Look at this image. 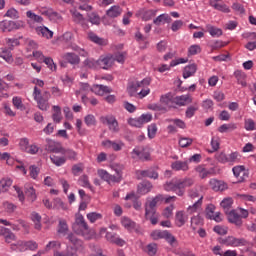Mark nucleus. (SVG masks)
<instances>
[{"label": "nucleus", "instance_id": "nucleus-24", "mask_svg": "<svg viewBox=\"0 0 256 256\" xmlns=\"http://www.w3.org/2000/svg\"><path fill=\"white\" fill-rule=\"evenodd\" d=\"M209 5L210 7L216 9V11H222V13H229V11H231L227 5L215 2V0H210Z\"/></svg>", "mask_w": 256, "mask_h": 256}, {"label": "nucleus", "instance_id": "nucleus-63", "mask_svg": "<svg viewBox=\"0 0 256 256\" xmlns=\"http://www.w3.org/2000/svg\"><path fill=\"white\" fill-rule=\"evenodd\" d=\"M11 23H12V31L25 29V22L23 20L11 21Z\"/></svg>", "mask_w": 256, "mask_h": 256}, {"label": "nucleus", "instance_id": "nucleus-22", "mask_svg": "<svg viewBox=\"0 0 256 256\" xmlns=\"http://www.w3.org/2000/svg\"><path fill=\"white\" fill-rule=\"evenodd\" d=\"M197 73V64H190L184 67L183 78L189 79V77H193V74Z\"/></svg>", "mask_w": 256, "mask_h": 256}, {"label": "nucleus", "instance_id": "nucleus-7", "mask_svg": "<svg viewBox=\"0 0 256 256\" xmlns=\"http://www.w3.org/2000/svg\"><path fill=\"white\" fill-rule=\"evenodd\" d=\"M0 235L4 238L5 243H13V241H17V236L9 228L1 227Z\"/></svg>", "mask_w": 256, "mask_h": 256}, {"label": "nucleus", "instance_id": "nucleus-32", "mask_svg": "<svg viewBox=\"0 0 256 256\" xmlns=\"http://www.w3.org/2000/svg\"><path fill=\"white\" fill-rule=\"evenodd\" d=\"M203 225V218L200 215L193 216L191 218V229L192 231H197V227H202Z\"/></svg>", "mask_w": 256, "mask_h": 256}, {"label": "nucleus", "instance_id": "nucleus-62", "mask_svg": "<svg viewBox=\"0 0 256 256\" xmlns=\"http://www.w3.org/2000/svg\"><path fill=\"white\" fill-rule=\"evenodd\" d=\"M148 109L151 111H162L163 113H167V108L161 104H149Z\"/></svg>", "mask_w": 256, "mask_h": 256}, {"label": "nucleus", "instance_id": "nucleus-11", "mask_svg": "<svg viewBox=\"0 0 256 256\" xmlns=\"http://www.w3.org/2000/svg\"><path fill=\"white\" fill-rule=\"evenodd\" d=\"M229 223H233L236 227H241L243 225V220H241V215H239L235 210H231L227 213Z\"/></svg>", "mask_w": 256, "mask_h": 256}, {"label": "nucleus", "instance_id": "nucleus-1", "mask_svg": "<svg viewBox=\"0 0 256 256\" xmlns=\"http://www.w3.org/2000/svg\"><path fill=\"white\" fill-rule=\"evenodd\" d=\"M72 230L76 235H80L87 241L91 240L92 237H95V231L89 228V224L85 221V217H83L79 212L75 214V221L72 224Z\"/></svg>", "mask_w": 256, "mask_h": 256}, {"label": "nucleus", "instance_id": "nucleus-4", "mask_svg": "<svg viewBox=\"0 0 256 256\" xmlns=\"http://www.w3.org/2000/svg\"><path fill=\"white\" fill-rule=\"evenodd\" d=\"M101 123L103 125H108L110 131L113 133H119V122H117V119L113 115H107L100 117Z\"/></svg>", "mask_w": 256, "mask_h": 256}, {"label": "nucleus", "instance_id": "nucleus-50", "mask_svg": "<svg viewBox=\"0 0 256 256\" xmlns=\"http://www.w3.org/2000/svg\"><path fill=\"white\" fill-rule=\"evenodd\" d=\"M157 15V10H145L142 14L143 21H151L153 17Z\"/></svg>", "mask_w": 256, "mask_h": 256}, {"label": "nucleus", "instance_id": "nucleus-16", "mask_svg": "<svg viewBox=\"0 0 256 256\" xmlns=\"http://www.w3.org/2000/svg\"><path fill=\"white\" fill-rule=\"evenodd\" d=\"M234 77L241 87H247V74L241 70H236L234 72Z\"/></svg>", "mask_w": 256, "mask_h": 256}, {"label": "nucleus", "instance_id": "nucleus-29", "mask_svg": "<svg viewBox=\"0 0 256 256\" xmlns=\"http://www.w3.org/2000/svg\"><path fill=\"white\" fill-rule=\"evenodd\" d=\"M61 247H62V244L60 241H49L47 243V245L45 246V251H50L51 249H53V253H55V251H61Z\"/></svg>", "mask_w": 256, "mask_h": 256}, {"label": "nucleus", "instance_id": "nucleus-33", "mask_svg": "<svg viewBox=\"0 0 256 256\" xmlns=\"http://www.w3.org/2000/svg\"><path fill=\"white\" fill-rule=\"evenodd\" d=\"M122 12L123 9H121V7L112 6L109 10H107L106 15H108V17H111L112 19H115V17H119Z\"/></svg>", "mask_w": 256, "mask_h": 256}, {"label": "nucleus", "instance_id": "nucleus-21", "mask_svg": "<svg viewBox=\"0 0 256 256\" xmlns=\"http://www.w3.org/2000/svg\"><path fill=\"white\" fill-rule=\"evenodd\" d=\"M37 35L44 37L45 39H53V31L49 30V28L45 26H38L36 28Z\"/></svg>", "mask_w": 256, "mask_h": 256}, {"label": "nucleus", "instance_id": "nucleus-8", "mask_svg": "<svg viewBox=\"0 0 256 256\" xmlns=\"http://www.w3.org/2000/svg\"><path fill=\"white\" fill-rule=\"evenodd\" d=\"M49 97H51V94H49V92L46 91L44 92V97H40L35 100L38 105V108L41 111H47V109H49Z\"/></svg>", "mask_w": 256, "mask_h": 256}, {"label": "nucleus", "instance_id": "nucleus-28", "mask_svg": "<svg viewBox=\"0 0 256 256\" xmlns=\"http://www.w3.org/2000/svg\"><path fill=\"white\" fill-rule=\"evenodd\" d=\"M176 105H179L180 107H183L186 105V103H193V98L189 95H182L175 98Z\"/></svg>", "mask_w": 256, "mask_h": 256}, {"label": "nucleus", "instance_id": "nucleus-13", "mask_svg": "<svg viewBox=\"0 0 256 256\" xmlns=\"http://www.w3.org/2000/svg\"><path fill=\"white\" fill-rule=\"evenodd\" d=\"M123 145H125L123 142L117 143L111 140L102 141V147H105V149H113V151H121L123 149Z\"/></svg>", "mask_w": 256, "mask_h": 256}, {"label": "nucleus", "instance_id": "nucleus-51", "mask_svg": "<svg viewBox=\"0 0 256 256\" xmlns=\"http://www.w3.org/2000/svg\"><path fill=\"white\" fill-rule=\"evenodd\" d=\"M112 169L115 170L116 179H119V183H121V179H123V165H119V164H114L112 165Z\"/></svg>", "mask_w": 256, "mask_h": 256}, {"label": "nucleus", "instance_id": "nucleus-36", "mask_svg": "<svg viewBox=\"0 0 256 256\" xmlns=\"http://www.w3.org/2000/svg\"><path fill=\"white\" fill-rule=\"evenodd\" d=\"M13 185L12 179H2L0 180V193H7L9 191V187Z\"/></svg>", "mask_w": 256, "mask_h": 256}, {"label": "nucleus", "instance_id": "nucleus-27", "mask_svg": "<svg viewBox=\"0 0 256 256\" xmlns=\"http://www.w3.org/2000/svg\"><path fill=\"white\" fill-rule=\"evenodd\" d=\"M0 57L6 61V63H13V54L7 48H0Z\"/></svg>", "mask_w": 256, "mask_h": 256}, {"label": "nucleus", "instance_id": "nucleus-57", "mask_svg": "<svg viewBox=\"0 0 256 256\" xmlns=\"http://www.w3.org/2000/svg\"><path fill=\"white\" fill-rule=\"evenodd\" d=\"M50 160L57 167H61V165H64V163H65V157H60V156H57V155L50 156Z\"/></svg>", "mask_w": 256, "mask_h": 256}, {"label": "nucleus", "instance_id": "nucleus-12", "mask_svg": "<svg viewBox=\"0 0 256 256\" xmlns=\"http://www.w3.org/2000/svg\"><path fill=\"white\" fill-rule=\"evenodd\" d=\"M98 175L103 179V181H106V183H119V178H115V175L109 174L107 170H98Z\"/></svg>", "mask_w": 256, "mask_h": 256}, {"label": "nucleus", "instance_id": "nucleus-31", "mask_svg": "<svg viewBox=\"0 0 256 256\" xmlns=\"http://www.w3.org/2000/svg\"><path fill=\"white\" fill-rule=\"evenodd\" d=\"M41 15H46L49 19H59V13L53 11L51 8H41L40 9Z\"/></svg>", "mask_w": 256, "mask_h": 256}, {"label": "nucleus", "instance_id": "nucleus-56", "mask_svg": "<svg viewBox=\"0 0 256 256\" xmlns=\"http://www.w3.org/2000/svg\"><path fill=\"white\" fill-rule=\"evenodd\" d=\"M70 13H71V15L73 17V21L75 23H83V21H85L83 14L77 12V10H71Z\"/></svg>", "mask_w": 256, "mask_h": 256}, {"label": "nucleus", "instance_id": "nucleus-59", "mask_svg": "<svg viewBox=\"0 0 256 256\" xmlns=\"http://www.w3.org/2000/svg\"><path fill=\"white\" fill-rule=\"evenodd\" d=\"M5 17H9L10 19H19V11L15 8H10L5 13Z\"/></svg>", "mask_w": 256, "mask_h": 256}, {"label": "nucleus", "instance_id": "nucleus-48", "mask_svg": "<svg viewBox=\"0 0 256 256\" xmlns=\"http://www.w3.org/2000/svg\"><path fill=\"white\" fill-rule=\"evenodd\" d=\"M208 33H210V35L212 37H221V35H223V30L221 28H217L215 26H208Z\"/></svg>", "mask_w": 256, "mask_h": 256}, {"label": "nucleus", "instance_id": "nucleus-42", "mask_svg": "<svg viewBox=\"0 0 256 256\" xmlns=\"http://www.w3.org/2000/svg\"><path fill=\"white\" fill-rule=\"evenodd\" d=\"M237 129V124L235 123H229V124H223L218 128L219 133H227L229 131H235Z\"/></svg>", "mask_w": 256, "mask_h": 256}, {"label": "nucleus", "instance_id": "nucleus-23", "mask_svg": "<svg viewBox=\"0 0 256 256\" xmlns=\"http://www.w3.org/2000/svg\"><path fill=\"white\" fill-rule=\"evenodd\" d=\"M151 189H153V185L151 184V182H143L138 185L137 193H139L140 195H147V193H149Z\"/></svg>", "mask_w": 256, "mask_h": 256}, {"label": "nucleus", "instance_id": "nucleus-14", "mask_svg": "<svg viewBox=\"0 0 256 256\" xmlns=\"http://www.w3.org/2000/svg\"><path fill=\"white\" fill-rule=\"evenodd\" d=\"M24 193L28 198V201H31V203L37 201V191L33 186L26 184L24 186Z\"/></svg>", "mask_w": 256, "mask_h": 256}, {"label": "nucleus", "instance_id": "nucleus-49", "mask_svg": "<svg viewBox=\"0 0 256 256\" xmlns=\"http://www.w3.org/2000/svg\"><path fill=\"white\" fill-rule=\"evenodd\" d=\"M166 234L167 230H155L151 233V237L154 241H159V239H165Z\"/></svg>", "mask_w": 256, "mask_h": 256}, {"label": "nucleus", "instance_id": "nucleus-55", "mask_svg": "<svg viewBox=\"0 0 256 256\" xmlns=\"http://www.w3.org/2000/svg\"><path fill=\"white\" fill-rule=\"evenodd\" d=\"M164 239L169 243V245H171V247H175V245H177V238H175V236H173L169 231H166Z\"/></svg>", "mask_w": 256, "mask_h": 256}, {"label": "nucleus", "instance_id": "nucleus-37", "mask_svg": "<svg viewBox=\"0 0 256 256\" xmlns=\"http://www.w3.org/2000/svg\"><path fill=\"white\" fill-rule=\"evenodd\" d=\"M31 220L34 223V228L37 231H41V215L39 213H37V212H32Z\"/></svg>", "mask_w": 256, "mask_h": 256}, {"label": "nucleus", "instance_id": "nucleus-20", "mask_svg": "<svg viewBox=\"0 0 256 256\" xmlns=\"http://www.w3.org/2000/svg\"><path fill=\"white\" fill-rule=\"evenodd\" d=\"M209 185L213 191H225L227 189V184L217 179H211Z\"/></svg>", "mask_w": 256, "mask_h": 256}, {"label": "nucleus", "instance_id": "nucleus-34", "mask_svg": "<svg viewBox=\"0 0 256 256\" xmlns=\"http://www.w3.org/2000/svg\"><path fill=\"white\" fill-rule=\"evenodd\" d=\"M160 103L162 105H166L167 107H173V95L171 93H167L160 97Z\"/></svg>", "mask_w": 256, "mask_h": 256}, {"label": "nucleus", "instance_id": "nucleus-43", "mask_svg": "<svg viewBox=\"0 0 256 256\" xmlns=\"http://www.w3.org/2000/svg\"><path fill=\"white\" fill-rule=\"evenodd\" d=\"M132 153H134V155H136V157L141 159V161H149V157H151V155L149 153H147L145 151H140L137 148H135Z\"/></svg>", "mask_w": 256, "mask_h": 256}, {"label": "nucleus", "instance_id": "nucleus-54", "mask_svg": "<svg viewBox=\"0 0 256 256\" xmlns=\"http://www.w3.org/2000/svg\"><path fill=\"white\" fill-rule=\"evenodd\" d=\"M87 219L90 223H95V221H99V219H103V214L97 212H90L87 214Z\"/></svg>", "mask_w": 256, "mask_h": 256}, {"label": "nucleus", "instance_id": "nucleus-38", "mask_svg": "<svg viewBox=\"0 0 256 256\" xmlns=\"http://www.w3.org/2000/svg\"><path fill=\"white\" fill-rule=\"evenodd\" d=\"M22 247H24L25 251H37V249H39V244L33 240L23 241Z\"/></svg>", "mask_w": 256, "mask_h": 256}, {"label": "nucleus", "instance_id": "nucleus-19", "mask_svg": "<svg viewBox=\"0 0 256 256\" xmlns=\"http://www.w3.org/2000/svg\"><path fill=\"white\" fill-rule=\"evenodd\" d=\"M173 171H189V164L187 161H175L171 164Z\"/></svg>", "mask_w": 256, "mask_h": 256}, {"label": "nucleus", "instance_id": "nucleus-44", "mask_svg": "<svg viewBox=\"0 0 256 256\" xmlns=\"http://www.w3.org/2000/svg\"><path fill=\"white\" fill-rule=\"evenodd\" d=\"M127 91L130 97H135V95H139V85H136L135 82H131Z\"/></svg>", "mask_w": 256, "mask_h": 256}, {"label": "nucleus", "instance_id": "nucleus-35", "mask_svg": "<svg viewBox=\"0 0 256 256\" xmlns=\"http://www.w3.org/2000/svg\"><path fill=\"white\" fill-rule=\"evenodd\" d=\"M0 31L1 33H11L13 31L11 20L0 21Z\"/></svg>", "mask_w": 256, "mask_h": 256}, {"label": "nucleus", "instance_id": "nucleus-2", "mask_svg": "<svg viewBox=\"0 0 256 256\" xmlns=\"http://www.w3.org/2000/svg\"><path fill=\"white\" fill-rule=\"evenodd\" d=\"M194 183L195 182L191 178H186L183 180L173 178L164 184V190L168 192L172 191L173 193H176L178 197H183V195H185V188L192 187Z\"/></svg>", "mask_w": 256, "mask_h": 256}, {"label": "nucleus", "instance_id": "nucleus-30", "mask_svg": "<svg viewBox=\"0 0 256 256\" xmlns=\"http://www.w3.org/2000/svg\"><path fill=\"white\" fill-rule=\"evenodd\" d=\"M88 39H90L92 41V43H96V45H102V46L107 45V42L105 41V39L99 37L94 32L88 33Z\"/></svg>", "mask_w": 256, "mask_h": 256}, {"label": "nucleus", "instance_id": "nucleus-25", "mask_svg": "<svg viewBox=\"0 0 256 256\" xmlns=\"http://www.w3.org/2000/svg\"><path fill=\"white\" fill-rule=\"evenodd\" d=\"M46 151H49L50 153H59L61 151V146L53 140H47Z\"/></svg>", "mask_w": 256, "mask_h": 256}, {"label": "nucleus", "instance_id": "nucleus-3", "mask_svg": "<svg viewBox=\"0 0 256 256\" xmlns=\"http://www.w3.org/2000/svg\"><path fill=\"white\" fill-rule=\"evenodd\" d=\"M165 197L162 194H158L150 202L145 204V219L150 221L151 225H157L159 223V214L157 213V203L164 201Z\"/></svg>", "mask_w": 256, "mask_h": 256}, {"label": "nucleus", "instance_id": "nucleus-58", "mask_svg": "<svg viewBox=\"0 0 256 256\" xmlns=\"http://www.w3.org/2000/svg\"><path fill=\"white\" fill-rule=\"evenodd\" d=\"M216 161L218 163H229V156H227V154H225V152H219L215 155Z\"/></svg>", "mask_w": 256, "mask_h": 256}, {"label": "nucleus", "instance_id": "nucleus-18", "mask_svg": "<svg viewBox=\"0 0 256 256\" xmlns=\"http://www.w3.org/2000/svg\"><path fill=\"white\" fill-rule=\"evenodd\" d=\"M140 175L142 177H148L149 179H159V173L157 172V167H152L147 170H141Z\"/></svg>", "mask_w": 256, "mask_h": 256}, {"label": "nucleus", "instance_id": "nucleus-5", "mask_svg": "<svg viewBox=\"0 0 256 256\" xmlns=\"http://www.w3.org/2000/svg\"><path fill=\"white\" fill-rule=\"evenodd\" d=\"M219 243L222 245H227V247H239V245H245L247 241L243 238H235L233 236H228L226 238H220Z\"/></svg>", "mask_w": 256, "mask_h": 256}, {"label": "nucleus", "instance_id": "nucleus-10", "mask_svg": "<svg viewBox=\"0 0 256 256\" xmlns=\"http://www.w3.org/2000/svg\"><path fill=\"white\" fill-rule=\"evenodd\" d=\"M67 239L70 244L74 247L73 249H76L77 251L83 250V240L77 238V236L73 233H70L67 236Z\"/></svg>", "mask_w": 256, "mask_h": 256}, {"label": "nucleus", "instance_id": "nucleus-60", "mask_svg": "<svg viewBox=\"0 0 256 256\" xmlns=\"http://www.w3.org/2000/svg\"><path fill=\"white\" fill-rule=\"evenodd\" d=\"M198 53H201V46L195 44L189 47L188 57H191L193 55H198Z\"/></svg>", "mask_w": 256, "mask_h": 256}, {"label": "nucleus", "instance_id": "nucleus-53", "mask_svg": "<svg viewBox=\"0 0 256 256\" xmlns=\"http://www.w3.org/2000/svg\"><path fill=\"white\" fill-rule=\"evenodd\" d=\"M122 225L123 227H125V229H127L128 231H131V229H135V222L132 221L131 219L127 218V217H124L122 219Z\"/></svg>", "mask_w": 256, "mask_h": 256}, {"label": "nucleus", "instance_id": "nucleus-46", "mask_svg": "<svg viewBox=\"0 0 256 256\" xmlns=\"http://www.w3.org/2000/svg\"><path fill=\"white\" fill-rule=\"evenodd\" d=\"M201 205H203V196H201L197 202H195L192 206H189L187 211L190 214L196 213L197 209H200Z\"/></svg>", "mask_w": 256, "mask_h": 256}, {"label": "nucleus", "instance_id": "nucleus-52", "mask_svg": "<svg viewBox=\"0 0 256 256\" xmlns=\"http://www.w3.org/2000/svg\"><path fill=\"white\" fill-rule=\"evenodd\" d=\"M179 145L182 147V149L191 147V145H193V139L188 137H180Z\"/></svg>", "mask_w": 256, "mask_h": 256}, {"label": "nucleus", "instance_id": "nucleus-9", "mask_svg": "<svg viewBox=\"0 0 256 256\" xmlns=\"http://www.w3.org/2000/svg\"><path fill=\"white\" fill-rule=\"evenodd\" d=\"M196 173H198L200 179H207V177H211V175H215V168L206 169L202 165L196 167Z\"/></svg>", "mask_w": 256, "mask_h": 256}, {"label": "nucleus", "instance_id": "nucleus-39", "mask_svg": "<svg viewBox=\"0 0 256 256\" xmlns=\"http://www.w3.org/2000/svg\"><path fill=\"white\" fill-rule=\"evenodd\" d=\"M26 17L29 21H32V23H43V17L33 13L31 10L26 12Z\"/></svg>", "mask_w": 256, "mask_h": 256}, {"label": "nucleus", "instance_id": "nucleus-26", "mask_svg": "<svg viewBox=\"0 0 256 256\" xmlns=\"http://www.w3.org/2000/svg\"><path fill=\"white\" fill-rule=\"evenodd\" d=\"M52 119L54 123H61L63 120V115L61 114V107L53 106L52 107Z\"/></svg>", "mask_w": 256, "mask_h": 256}, {"label": "nucleus", "instance_id": "nucleus-17", "mask_svg": "<svg viewBox=\"0 0 256 256\" xmlns=\"http://www.w3.org/2000/svg\"><path fill=\"white\" fill-rule=\"evenodd\" d=\"M172 21L173 19L171 16H169V14H161L153 20V23L157 27H161V25H165V23H171Z\"/></svg>", "mask_w": 256, "mask_h": 256}, {"label": "nucleus", "instance_id": "nucleus-47", "mask_svg": "<svg viewBox=\"0 0 256 256\" xmlns=\"http://www.w3.org/2000/svg\"><path fill=\"white\" fill-rule=\"evenodd\" d=\"M157 251H158V246L157 243H150L146 246V250L145 252L147 253V255L149 256H155L157 255Z\"/></svg>", "mask_w": 256, "mask_h": 256}, {"label": "nucleus", "instance_id": "nucleus-64", "mask_svg": "<svg viewBox=\"0 0 256 256\" xmlns=\"http://www.w3.org/2000/svg\"><path fill=\"white\" fill-rule=\"evenodd\" d=\"M6 44L8 45L9 49L13 50L14 47H18V45H20V42L17 38H7Z\"/></svg>", "mask_w": 256, "mask_h": 256}, {"label": "nucleus", "instance_id": "nucleus-61", "mask_svg": "<svg viewBox=\"0 0 256 256\" xmlns=\"http://www.w3.org/2000/svg\"><path fill=\"white\" fill-rule=\"evenodd\" d=\"M155 135H157V124L153 123L148 126V137L149 139H155Z\"/></svg>", "mask_w": 256, "mask_h": 256}, {"label": "nucleus", "instance_id": "nucleus-15", "mask_svg": "<svg viewBox=\"0 0 256 256\" xmlns=\"http://www.w3.org/2000/svg\"><path fill=\"white\" fill-rule=\"evenodd\" d=\"M106 239L110 243H113L114 245H118V247H123L125 245V240L119 238L116 233L113 232H107L106 233Z\"/></svg>", "mask_w": 256, "mask_h": 256}, {"label": "nucleus", "instance_id": "nucleus-41", "mask_svg": "<svg viewBox=\"0 0 256 256\" xmlns=\"http://www.w3.org/2000/svg\"><path fill=\"white\" fill-rule=\"evenodd\" d=\"M66 61L71 65H79L81 59L75 53H66Z\"/></svg>", "mask_w": 256, "mask_h": 256}, {"label": "nucleus", "instance_id": "nucleus-40", "mask_svg": "<svg viewBox=\"0 0 256 256\" xmlns=\"http://www.w3.org/2000/svg\"><path fill=\"white\" fill-rule=\"evenodd\" d=\"M222 209H224V213L227 215L229 213L231 207H233V198H225L220 203Z\"/></svg>", "mask_w": 256, "mask_h": 256}, {"label": "nucleus", "instance_id": "nucleus-6", "mask_svg": "<svg viewBox=\"0 0 256 256\" xmlns=\"http://www.w3.org/2000/svg\"><path fill=\"white\" fill-rule=\"evenodd\" d=\"M113 64V54H108L107 56L97 60V65L98 67H100V69H111V67H113Z\"/></svg>", "mask_w": 256, "mask_h": 256}, {"label": "nucleus", "instance_id": "nucleus-45", "mask_svg": "<svg viewBox=\"0 0 256 256\" xmlns=\"http://www.w3.org/2000/svg\"><path fill=\"white\" fill-rule=\"evenodd\" d=\"M176 222L178 227H183L185 223H187V217L183 213V211H179L176 213Z\"/></svg>", "mask_w": 256, "mask_h": 256}]
</instances>
